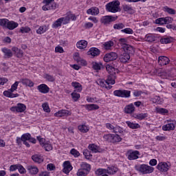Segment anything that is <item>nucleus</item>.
<instances>
[{
  "mask_svg": "<svg viewBox=\"0 0 176 176\" xmlns=\"http://www.w3.org/2000/svg\"><path fill=\"white\" fill-rule=\"evenodd\" d=\"M120 1L118 0H115L106 5V10L107 12H110L111 13H118V12H120Z\"/></svg>",
  "mask_w": 176,
  "mask_h": 176,
  "instance_id": "f257e3e1",
  "label": "nucleus"
},
{
  "mask_svg": "<svg viewBox=\"0 0 176 176\" xmlns=\"http://www.w3.org/2000/svg\"><path fill=\"white\" fill-rule=\"evenodd\" d=\"M19 83H20V82L16 81L12 85L11 89H8V91H5L3 92V96H5V97H8V98H16V97H19V94H13V91H15V90H17Z\"/></svg>",
  "mask_w": 176,
  "mask_h": 176,
  "instance_id": "f03ea898",
  "label": "nucleus"
},
{
  "mask_svg": "<svg viewBox=\"0 0 176 176\" xmlns=\"http://www.w3.org/2000/svg\"><path fill=\"white\" fill-rule=\"evenodd\" d=\"M135 168L136 171H139V173L142 174H151V173H153L155 170V168L146 164L136 165Z\"/></svg>",
  "mask_w": 176,
  "mask_h": 176,
  "instance_id": "7ed1b4c3",
  "label": "nucleus"
},
{
  "mask_svg": "<svg viewBox=\"0 0 176 176\" xmlns=\"http://www.w3.org/2000/svg\"><path fill=\"white\" fill-rule=\"evenodd\" d=\"M103 138L104 141L112 144H116L122 141V138L118 134H106L103 135Z\"/></svg>",
  "mask_w": 176,
  "mask_h": 176,
  "instance_id": "20e7f679",
  "label": "nucleus"
},
{
  "mask_svg": "<svg viewBox=\"0 0 176 176\" xmlns=\"http://www.w3.org/2000/svg\"><path fill=\"white\" fill-rule=\"evenodd\" d=\"M113 96L120 97L121 98H130V97H131V91L117 89L113 91Z\"/></svg>",
  "mask_w": 176,
  "mask_h": 176,
  "instance_id": "39448f33",
  "label": "nucleus"
},
{
  "mask_svg": "<svg viewBox=\"0 0 176 176\" xmlns=\"http://www.w3.org/2000/svg\"><path fill=\"white\" fill-rule=\"evenodd\" d=\"M54 0H43L45 6L42 7L43 10H56L58 6L56 3H52L54 2Z\"/></svg>",
  "mask_w": 176,
  "mask_h": 176,
  "instance_id": "423d86ee",
  "label": "nucleus"
},
{
  "mask_svg": "<svg viewBox=\"0 0 176 176\" xmlns=\"http://www.w3.org/2000/svg\"><path fill=\"white\" fill-rule=\"evenodd\" d=\"M116 20H118V16H112L111 15H107L103 16L100 19V23H102V24H104V25H108V24H111V23H112L113 21H116Z\"/></svg>",
  "mask_w": 176,
  "mask_h": 176,
  "instance_id": "0eeeda50",
  "label": "nucleus"
},
{
  "mask_svg": "<svg viewBox=\"0 0 176 176\" xmlns=\"http://www.w3.org/2000/svg\"><path fill=\"white\" fill-rule=\"evenodd\" d=\"M140 151L129 150L126 153L127 159L129 160H137L140 156Z\"/></svg>",
  "mask_w": 176,
  "mask_h": 176,
  "instance_id": "6e6552de",
  "label": "nucleus"
},
{
  "mask_svg": "<svg viewBox=\"0 0 176 176\" xmlns=\"http://www.w3.org/2000/svg\"><path fill=\"white\" fill-rule=\"evenodd\" d=\"M116 58H118V54L116 52H110L104 55L103 60L105 63H109V61H114Z\"/></svg>",
  "mask_w": 176,
  "mask_h": 176,
  "instance_id": "1a4fd4ad",
  "label": "nucleus"
},
{
  "mask_svg": "<svg viewBox=\"0 0 176 176\" xmlns=\"http://www.w3.org/2000/svg\"><path fill=\"white\" fill-rule=\"evenodd\" d=\"M27 109V107L25 104L23 103H18L16 107H12L10 108V111L12 112H24Z\"/></svg>",
  "mask_w": 176,
  "mask_h": 176,
  "instance_id": "9d476101",
  "label": "nucleus"
},
{
  "mask_svg": "<svg viewBox=\"0 0 176 176\" xmlns=\"http://www.w3.org/2000/svg\"><path fill=\"white\" fill-rule=\"evenodd\" d=\"M72 165L69 161H65L63 162V173L65 174H69L70 171H72Z\"/></svg>",
  "mask_w": 176,
  "mask_h": 176,
  "instance_id": "9b49d317",
  "label": "nucleus"
},
{
  "mask_svg": "<svg viewBox=\"0 0 176 176\" xmlns=\"http://www.w3.org/2000/svg\"><path fill=\"white\" fill-rule=\"evenodd\" d=\"M72 113L69 110H60L58 112L54 113V116H56L57 118H63L64 116H71Z\"/></svg>",
  "mask_w": 176,
  "mask_h": 176,
  "instance_id": "f8f14e48",
  "label": "nucleus"
},
{
  "mask_svg": "<svg viewBox=\"0 0 176 176\" xmlns=\"http://www.w3.org/2000/svg\"><path fill=\"white\" fill-rule=\"evenodd\" d=\"M124 52L126 53L127 54H129V56H133L134 53H135V49L132 45H130L128 44L123 48Z\"/></svg>",
  "mask_w": 176,
  "mask_h": 176,
  "instance_id": "ddd939ff",
  "label": "nucleus"
},
{
  "mask_svg": "<svg viewBox=\"0 0 176 176\" xmlns=\"http://www.w3.org/2000/svg\"><path fill=\"white\" fill-rule=\"evenodd\" d=\"M170 63V58H168L167 56H161L158 58V64L159 65H167V64Z\"/></svg>",
  "mask_w": 176,
  "mask_h": 176,
  "instance_id": "4468645a",
  "label": "nucleus"
},
{
  "mask_svg": "<svg viewBox=\"0 0 176 176\" xmlns=\"http://www.w3.org/2000/svg\"><path fill=\"white\" fill-rule=\"evenodd\" d=\"M37 89L40 93L43 94H47L50 91V88H49L46 84H41L37 87Z\"/></svg>",
  "mask_w": 176,
  "mask_h": 176,
  "instance_id": "2eb2a0df",
  "label": "nucleus"
},
{
  "mask_svg": "<svg viewBox=\"0 0 176 176\" xmlns=\"http://www.w3.org/2000/svg\"><path fill=\"white\" fill-rule=\"evenodd\" d=\"M74 60L78 63V64H80V65H87V62L84 59H82L78 52L74 54Z\"/></svg>",
  "mask_w": 176,
  "mask_h": 176,
  "instance_id": "dca6fc26",
  "label": "nucleus"
},
{
  "mask_svg": "<svg viewBox=\"0 0 176 176\" xmlns=\"http://www.w3.org/2000/svg\"><path fill=\"white\" fill-rule=\"evenodd\" d=\"M115 79H116V74H110L105 80L107 85H115Z\"/></svg>",
  "mask_w": 176,
  "mask_h": 176,
  "instance_id": "f3484780",
  "label": "nucleus"
},
{
  "mask_svg": "<svg viewBox=\"0 0 176 176\" xmlns=\"http://www.w3.org/2000/svg\"><path fill=\"white\" fill-rule=\"evenodd\" d=\"M157 168L160 171H164V172L168 171V164H167V163L166 162H163V163L160 162L157 166Z\"/></svg>",
  "mask_w": 176,
  "mask_h": 176,
  "instance_id": "a211bd4d",
  "label": "nucleus"
},
{
  "mask_svg": "<svg viewBox=\"0 0 176 176\" xmlns=\"http://www.w3.org/2000/svg\"><path fill=\"white\" fill-rule=\"evenodd\" d=\"M20 82H21L22 85L24 86H28V87H34V82L28 78H22L21 79Z\"/></svg>",
  "mask_w": 176,
  "mask_h": 176,
  "instance_id": "6ab92c4d",
  "label": "nucleus"
},
{
  "mask_svg": "<svg viewBox=\"0 0 176 176\" xmlns=\"http://www.w3.org/2000/svg\"><path fill=\"white\" fill-rule=\"evenodd\" d=\"M91 65L93 69L95 71H101L104 68V65H102L101 62H92Z\"/></svg>",
  "mask_w": 176,
  "mask_h": 176,
  "instance_id": "aec40b11",
  "label": "nucleus"
},
{
  "mask_svg": "<svg viewBox=\"0 0 176 176\" xmlns=\"http://www.w3.org/2000/svg\"><path fill=\"white\" fill-rule=\"evenodd\" d=\"M87 14H91V16H97L100 13V10L97 7H92L87 10Z\"/></svg>",
  "mask_w": 176,
  "mask_h": 176,
  "instance_id": "412c9836",
  "label": "nucleus"
},
{
  "mask_svg": "<svg viewBox=\"0 0 176 176\" xmlns=\"http://www.w3.org/2000/svg\"><path fill=\"white\" fill-rule=\"evenodd\" d=\"M130 57L131 56L129 54L124 52L123 54L120 55L119 60L121 63H127L129 60H130Z\"/></svg>",
  "mask_w": 176,
  "mask_h": 176,
  "instance_id": "4be33fe9",
  "label": "nucleus"
},
{
  "mask_svg": "<svg viewBox=\"0 0 176 176\" xmlns=\"http://www.w3.org/2000/svg\"><path fill=\"white\" fill-rule=\"evenodd\" d=\"M174 129H175V123L174 122L166 124L162 126L164 131H170V130H174Z\"/></svg>",
  "mask_w": 176,
  "mask_h": 176,
  "instance_id": "5701e85b",
  "label": "nucleus"
},
{
  "mask_svg": "<svg viewBox=\"0 0 176 176\" xmlns=\"http://www.w3.org/2000/svg\"><path fill=\"white\" fill-rule=\"evenodd\" d=\"M100 51L97 47H91L88 52V54L96 57L97 56H100Z\"/></svg>",
  "mask_w": 176,
  "mask_h": 176,
  "instance_id": "b1692460",
  "label": "nucleus"
},
{
  "mask_svg": "<svg viewBox=\"0 0 176 176\" xmlns=\"http://www.w3.org/2000/svg\"><path fill=\"white\" fill-rule=\"evenodd\" d=\"M113 133H115L116 134L119 133L120 134H121L122 137H124V135H126V133H127V131H126L125 130H123V128L119 126H116L114 128V131H113Z\"/></svg>",
  "mask_w": 176,
  "mask_h": 176,
  "instance_id": "393cba45",
  "label": "nucleus"
},
{
  "mask_svg": "<svg viewBox=\"0 0 176 176\" xmlns=\"http://www.w3.org/2000/svg\"><path fill=\"white\" fill-rule=\"evenodd\" d=\"M28 170L32 175H36V174L39 173V169L35 166H28Z\"/></svg>",
  "mask_w": 176,
  "mask_h": 176,
  "instance_id": "a878e982",
  "label": "nucleus"
},
{
  "mask_svg": "<svg viewBox=\"0 0 176 176\" xmlns=\"http://www.w3.org/2000/svg\"><path fill=\"white\" fill-rule=\"evenodd\" d=\"M135 111L134 104H130L124 107L125 113H133Z\"/></svg>",
  "mask_w": 176,
  "mask_h": 176,
  "instance_id": "bb28decb",
  "label": "nucleus"
},
{
  "mask_svg": "<svg viewBox=\"0 0 176 176\" xmlns=\"http://www.w3.org/2000/svg\"><path fill=\"white\" fill-rule=\"evenodd\" d=\"M72 86L74 87V91H78V93H80V91L82 90V85L78 82H72Z\"/></svg>",
  "mask_w": 176,
  "mask_h": 176,
  "instance_id": "cd10ccee",
  "label": "nucleus"
},
{
  "mask_svg": "<svg viewBox=\"0 0 176 176\" xmlns=\"http://www.w3.org/2000/svg\"><path fill=\"white\" fill-rule=\"evenodd\" d=\"M133 117L135 118V119H138V120H144L145 118H148V113H135L133 115Z\"/></svg>",
  "mask_w": 176,
  "mask_h": 176,
  "instance_id": "c85d7f7f",
  "label": "nucleus"
},
{
  "mask_svg": "<svg viewBox=\"0 0 176 176\" xmlns=\"http://www.w3.org/2000/svg\"><path fill=\"white\" fill-rule=\"evenodd\" d=\"M78 49H86L87 47V41L85 40H80L76 43Z\"/></svg>",
  "mask_w": 176,
  "mask_h": 176,
  "instance_id": "c756f323",
  "label": "nucleus"
},
{
  "mask_svg": "<svg viewBox=\"0 0 176 176\" xmlns=\"http://www.w3.org/2000/svg\"><path fill=\"white\" fill-rule=\"evenodd\" d=\"M106 69L107 71L109 72V74H113L114 75H116V74H118L119 72V70L109 65H107L106 66Z\"/></svg>",
  "mask_w": 176,
  "mask_h": 176,
  "instance_id": "7c9ffc66",
  "label": "nucleus"
},
{
  "mask_svg": "<svg viewBox=\"0 0 176 176\" xmlns=\"http://www.w3.org/2000/svg\"><path fill=\"white\" fill-rule=\"evenodd\" d=\"M85 108L88 111H96L97 109H100V106L94 104H85Z\"/></svg>",
  "mask_w": 176,
  "mask_h": 176,
  "instance_id": "2f4dec72",
  "label": "nucleus"
},
{
  "mask_svg": "<svg viewBox=\"0 0 176 176\" xmlns=\"http://www.w3.org/2000/svg\"><path fill=\"white\" fill-rule=\"evenodd\" d=\"M12 52H14V53L15 54L16 57H18L19 58H20L23 56V50H19V48H17V47H13L12 48Z\"/></svg>",
  "mask_w": 176,
  "mask_h": 176,
  "instance_id": "473e14b6",
  "label": "nucleus"
},
{
  "mask_svg": "<svg viewBox=\"0 0 176 176\" xmlns=\"http://www.w3.org/2000/svg\"><path fill=\"white\" fill-rule=\"evenodd\" d=\"M19 27V23L14 22V21H9L7 23V28L8 30H14V28H17Z\"/></svg>",
  "mask_w": 176,
  "mask_h": 176,
  "instance_id": "72a5a7b5",
  "label": "nucleus"
},
{
  "mask_svg": "<svg viewBox=\"0 0 176 176\" xmlns=\"http://www.w3.org/2000/svg\"><path fill=\"white\" fill-rule=\"evenodd\" d=\"M1 51L3 52V53H4V56H6L7 58H10V57H13V53L12 52V50L4 47L1 50Z\"/></svg>",
  "mask_w": 176,
  "mask_h": 176,
  "instance_id": "f704fd0d",
  "label": "nucleus"
},
{
  "mask_svg": "<svg viewBox=\"0 0 176 176\" xmlns=\"http://www.w3.org/2000/svg\"><path fill=\"white\" fill-rule=\"evenodd\" d=\"M126 123L128 127H129V129H132L133 130L135 129H140V127H141L140 126V124H138V123H133L130 121H126Z\"/></svg>",
  "mask_w": 176,
  "mask_h": 176,
  "instance_id": "c9c22d12",
  "label": "nucleus"
},
{
  "mask_svg": "<svg viewBox=\"0 0 176 176\" xmlns=\"http://www.w3.org/2000/svg\"><path fill=\"white\" fill-rule=\"evenodd\" d=\"M174 41V38H173V37H164L162 38H161L160 40V43H162V44H168V43H171L173 41Z\"/></svg>",
  "mask_w": 176,
  "mask_h": 176,
  "instance_id": "e433bc0d",
  "label": "nucleus"
},
{
  "mask_svg": "<svg viewBox=\"0 0 176 176\" xmlns=\"http://www.w3.org/2000/svg\"><path fill=\"white\" fill-rule=\"evenodd\" d=\"M106 173L110 175H113V174H116V173H118V168L114 166L108 167L106 170Z\"/></svg>",
  "mask_w": 176,
  "mask_h": 176,
  "instance_id": "4c0bfd02",
  "label": "nucleus"
},
{
  "mask_svg": "<svg viewBox=\"0 0 176 176\" xmlns=\"http://www.w3.org/2000/svg\"><path fill=\"white\" fill-rule=\"evenodd\" d=\"M32 159L33 162H35L36 163H38V164H41L43 162V157L38 155H32Z\"/></svg>",
  "mask_w": 176,
  "mask_h": 176,
  "instance_id": "58836bf2",
  "label": "nucleus"
},
{
  "mask_svg": "<svg viewBox=\"0 0 176 176\" xmlns=\"http://www.w3.org/2000/svg\"><path fill=\"white\" fill-rule=\"evenodd\" d=\"M81 170H84L85 171H87L89 173L90 170H91V166L90 164L86 163V162H82L81 164Z\"/></svg>",
  "mask_w": 176,
  "mask_h": 176,
  "instance_id": "ea45409f",
  "label": "nucleus"
},
{
  "mask_svg": "<svg viewBox=\"0 0 176 176\" xmlns=\"http://www.w3.org/2000/svg\"><path fill=\"white\" fill-rule=\"evenodd\" d=\"M88 148L89 149V151H91L93 153H97L100 152L98 151V146L94 144H89Z\"/></svg>",
  "mask_w": 176,
  "mask_h": 176,
  "instance_id": "a19ab883",
  "label": "nucleus"
},
{
  "mask_svg": "<svg viewBox=\"0 0 176 176\" xmlns=\"http://www.w3.org/2000/svg\"><path fill=\"white\" fill-rule=\"evenodd\" d=\"M62 24H63V19H61V18H59L53 23L52 27L53 28H58V27H61Z\"/></svg>",
  "mask_w": 176,
  "mask_h": 176,
  "instance_id": "79ce46f5",
  "label": "nucleus"
},
{
  "mask_svg": "<svg viewBox=\"0 0 176 176\" xmlns=\"http://www.w3.org/2000/svg\"><path fill=\"white\" fill-rule=\"evenodd\" d=\"M46 31H47V27H46V25L40 26L36 30V34L38 35H42V34H45Z\"/></svg>",
  "mask_w": 176,
  "mask_h": 176,
  "instance_id": "37998d69",
  "label": "nucleus"
},
{
  "mask_svg": "<svg viewBox=\"0 0 176 176\" xmlns=\"http://www.w3.org/2000/svg\"><path fill=\"white\" fill-rule=\"evenodd\" d=\"M123 10L124 12H128V13H130L131 14L134 13V10L133 9V7H131V6L124 5Z\"/></svg>",
  "mask_w": 176,
  "mask_h": 176,
  "instance_id": "c03bdc74",
  "label": "nucleus"
},
{
  "mask_svg": "<svg viewBox=\"0 0 176 176\" xmlns=\"http://www.w3.org/2000/svg\"><path fill=\"white\" fill-rule=\"evenodd\" d=\"M103 46L106 50H110L112 46H113V41L106 42L103 44Z\"/></svg>",
  "mask_w": 176,
  "mask_h": 176,
  "instance_id": "a18cd8bd",
  "label": "nucleus"
},
{
  "mask_svg": "<svg viewBox=\"0 0 176 176\" xmlns=\"http://www.w3.org/2000/svg\"><path fill=\"white\" fill-rule=\"evenodd\" d=\"M71 96L74 102L78 101V100L80 98V94L76 93V91H74V92L72 93Z\"/></svg>",
  "mask_w": 176,
  "mask_h": 176,
  "instance_id": "49530a36",
  "label": "nucleus"
},
{
  "mask_svg": "<svg viewBox=\"0 0 176 176\" xmlns=\"http://www.w3.org/2000/svg\"><path fill=\"white\" fill-rule=\"evenodd\" d=\"M164 10L168 13V14H175L176 13L175 10L168 8V6L164 7Z\"/></svg>",
  "mask_w": 176,
  "mask_h": 176,
  "instance_id": "de8ad7c7",
  "label": "nucleus"
},
{
  "mask_svg": "<svg viewBox=\"0 0 176 176\" xmlns=\"http://www.w3.org/2000/svg\"><path fill=\"white\" fill-rule=\"evenodd\" d=\"M120 45H121L122 49L125 47V46H127V43H129V41L126 38H120L119 39Z\"/></svg>",
  "mask_w": 176,
  "mask_h": 176,
  "instance_id": "09e8293b",
  "label": "nucleus"
},
{
  "mask_svg": "<svg viewBox=\"0 0 176 176\" xmlns=\"http://www.w3.org/2000/svg\"><path fill=\"white\" fill-rule=\"evenodd\" d=\"M78 129L81 133H87L89 131V128L86 125H79Z\"/></svg>",
  "mask_w": 176,
  "mask_h": 176,
  "instance_id": "8fccbe9b",
  "label": "nucleus"
},
{
  "mask_svg": "<svg viewBox=\"0 0 176 176\" xmlns=\"http://www.w3.org/2000/svg\"><path fill=\"white\" fill-rule=\"evenodd\" d=\"M8 22H9V20L6 19H0L1 27H3V28H7Z\"/></svg>",
  "mask_w": 176,
  "mask_h": 176,
  "instance_id": "3c124183",
  "label": "nucleus"
},
{
  "mask_svg": "<svg viewBox=\"0 0 176 176\" xmlns=\"http://www.w3.org/2000/svg\"><path fill=\"white\" fill-rule=\"evenodd\" d=\"M43 146L47 152H50V151H52V149H53V146H52V145L47 142H45L43 145Z\"/></svg>",
  "mask_w": 176,
  "mask_h": 176,
  "instance_id": "603ef678",
  "label": "nucleus"
},
{
  "mask_svg": "<svg viewBox=\"0 0 176 176\" xmlns=\"http://www.w3.org/2000/svg\"><path fill=\"white\" fill-rule=\"evenodd\" d=\"M146 41L147 42H155L156 41V37L154 35H146Z\"/></svg>",
  "mask_w": 176,
  "mask_h": 176,
  "instance_id": "864d4df0",
  "label": "nucleus"
},
{
  "mask_svg": "<svg viewBox=\"0 0 176 176\" xmlns=\"http://www.w3.org/2000/svg\"><path fill=\"white\" fill-rule=\"evenodd\" d=\"M114 30H123L124 28V24L120 23H116L113 25Z\"/></svg>",
  "mask_w": 176,
  "mask_h": 176,
  "instance_id": "5fc2aeb1",
  "label": "nucleus"
},
{
  "mask_svg": "<svg viewBox=\"0 0 176 176\" xmlns=\"http://www.w3.org/2000/svg\"><path fill=\"white\" fill-rule=\"evenodd\" d=\"M71 155H72L73 156H74V157H79V156H80V153H79V151H78L75 148H72L70 151Z\"/></svg>",
  "mask_w": 176,
  "mask_h": 176,
  "instance_id": "6e6d98bb",
  "label": "nucleus"
},
{
  "mask_svg": "<svg viewBox=\"0 0 176 176\" xmlns=\"http://www.w3.org/2000/svg\"><path fill=\"white\" fill-rule=\"evenodd\" d=\"M31 31V28L29 27H22L19 30V32H21L22 34H28V32H30Z\"/></svg>",
  "mask_w": 176,
  "mask_h": 176,
  "instance_id": "4d7b16f0",
  "label": "nucleus"
},
{
  "mask_svg": "<svg viewBox=\"0 0 176 176\" xmlns=\"http://www.w3.org/2000/svg\"><path fill=\"white\" fill-rule=\"evenodd\" d=\"M30 137H31V134H30V133H25V134L22 135L21 140L23 142H24V141H30Z\"/></svg>",
  "mask_w": 176,
  "mask_h": 176,
  "instance_id": "13d9d810",
  "label": "nucleus"
},
{
  "mask_svg": "<svg viewBox=\"0 0 176 176\" xmlns=\"http://www.w3.org/2000/svg\"><path fill=\"white\" fill-rule=\"evenodd\" d=\"M60 19H62L63 24H68V23H69V21L71 20L69 18V14L67 15L65 17H61Z\"/></svg>",
  "mask_w": 176,
  "mask_h": 176,
  "instance_id": "bf43d9fd",
  "label": "nucleus"
},
{
  "mask_svg": "<svg viewBox=\"0 0 176 176\" xmlns=\"http://www.w3.org/2000/svg\"><path fill=\"white\" fill-rule=\"evenodd\" d=\"M87 174H88V172L83 169H79L77 172L78 176H86L87 175Z\"/></svg>",
  "mask_w": 176,
  "mask_h": 176,
  "instance_id": "052dcab7",
  "label": "nucleus"
},
{
  "mask_svg": "<svg viewBox=\"0 0 176 176\" xmlns=\"http://www.w3.org/2000/svg\"><path fill=\"white\" fill-rule=\"evenodd\" d=\"M155 24H160V25H163L164 24H166L164 17L157 19L155 20Z\"/></svg>",
  "mask_w": 176,
  "mask_h": 176,
  "instance_id": "680f3d73",
  "label": "nucleus"
},
{
  "mask_svg": "<svg viewBox=\"0 0 176 176\" xmlns=\"http://www.w3.org/2000/svg\"><path fill=\"white\" fill-rule=\"evenodd\" d=\"M157 113H161V115H166V113H168V110L163 108H160L157 109Z\"/></svg>",
  "mask_w": 176,
  "mask_h": 176,
  "instance_id": "e2e57ef3",
  "label": "nucleus"
},
{
  "mask_svg": "<svg viewBox=\"0 0 176 176\" xmlns=\"http://www.w3.org/2000/svg\"><path fill=\"white\" fill-rule=\"evenodd\" d=\"M152 102L153 104H162V100H160V96H155L152 98Z\"/></svg>",
  "mask_w": 176,
  "mask_h": 176,
  "instance_id": "0e129e2a",
  "label": "nucleus"
},
{
  "mask_svg": "<svg viewBox=\"0 0 176 176\" xmlns=\"http://www.w3.org/2000/svg\"><path fill=\"white\" fill-rule=\"evenodd\" d=\"M121 32H124V34H134V31H133V29L130 28H126L125 29L122 30Z\"/></svg>",
  "mask_w": 176,
  "mask_h": 176,
  "instance_id": "69168bd1",
  "label": "nucleus"
},
{
  "mask_svg": "<svg viewBox=\"0 0 176 176\" xmlns=\"http://www.w3.org/2000/svg\"><path fill=\"white\" fill-rule=\"evenodd\" d=\"M45 78L48 80V82H54V80H56L54 77L50 74H45Z\"/></svg>",
  "mask_w": 176,
  "mask_h": 176,
  "instance_id": "338daca9",
  "label": "nucleus"
},
{
  "mask_svg": "<svg viewBox=\"0 0 176 176\" xmlns=\"http://www.w3.org/2000/svg\"><path fill=\"white\" fill-rule=\"evenodd\" d=\"M107 173V169L99 168L96 171V175H102Z\"/></svg>",
  "mask_w": 176,
  "mask_h": 176,
  "instance_id": "774afa93",
  "label": "nucleus"
}]
</instances>
